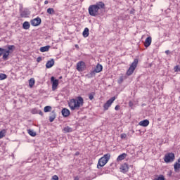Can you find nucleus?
<instances>
[{"mask_svg": "<svg viewBox=\"0 0 180 180\" xmlns=\"http://www.w3.org/2000/svg\"><path fill=\"white\" fill-rule=\"evenodd\" d=\"M68 106L72 110H79V108L84 106V98L81 96L72 98L68 102Z\"/></svg>", "mask_w": 180, "mask_h": 180, "instance_id": "nucleus-1", "label": "nucleus"}, {"mask_svg": "<svg viewBox=\"0 0 180 180\" xmlns=\"http://www.w3.org/2000/svg\"><path fill=\"white\" fill-rule=\"evenodd\" d=\"M110 160V154L108 153L103 155L101 158L98 160V162L97 165V168L99 169V168H102V167H105L106 164H108V162Z\"/></svg>", "mask_w": 180, "mask_h": 180, "instance_id": "nucleus-2", "label": "nucleus"}, {"mask_svg": "<svg viewBox=\"0 0 180 180\" xmlns=\"http://www.w3.org/2000/svg\"><path fill=\"white\" fill-rule=\"evenodd\" d=\"M137 64H139V59H134L129 68L127 71V75L130 76L134 72V70L137 68Z\"/></svg>", "mask_w": 180, "mask_h": 180, "instance_id": "nucleus-3", "label": "nucleus"}, {"mask_svg": "<svg viewBox=\"0 0 180 180\" xmlns=\"http://www.w3.org/2000/svg\"><path fill=\"white\" fill-rule=\"evenodd\" d=\"M98 12L99 10L98 6L91 5L89 7V13L90 16H98Z\"/></svg>", "mask_w": 180, "mask_h": 180, "instance_id": "nucleus-4", "label": "nucleus"}, {"mask_svg": "<svg viewBox=\"0 0 180 180\" xmlns=\"http://www.w3.org/2000/svg\"><path fill=\"white\" fill-rule=\"evenodd\" d=\"M102 70H103V66H102V65L98 63L96 66V68L89 73L90 77L92 78V77H95V75L96 74L101 72L102 71Z\"/></svg>", "mask_w": 180, "mask_h": 180, "instance_id": "nucleus-5", "label": "nucleus"}, {"mask_svg": "<svg viewBox=\"0 0 180 180\" xmlns=\"http://www.w3.org/2000/svg\"><path fill=\"white\" fill-rule=\"evenodd\" d=\"M174 160H175V154H174L173 153H169L165 155V162H172Z\"/></svg>", "mask_w": 180, "mask_h": 180, "instance_id": "nucleus-6", "label": "nucleus"}, {"mask_svg": "<svg viewBox=\"0 0 180 180\" xmlns=\"http://www.w3.org/2000/svg\"><path fill=\"white\" fill-rule=\"evenodd\" d=\"M116 101V97L113 96L112 98H110L107 102L103 105L104 110H108L110 106H112V103Z\"/></svg>", "mask_w": 180, "mask_h": 180, "instance_id": "nucleus-7", "label": "nucleus"}, {"mask_svg": "<svg viewBox=\"0 0 180 180\" xmlns=\"http://www.w3.org/2000/svg\"><path fill=\"white\" fill-rule=\"evenodd\" d=\"M77 71L82 72L85 70V63L84 61H80L77 63Z\"/></svg>", "mask_w": 180, "mask_h": 180, "instance_id": "nucleus-8", "label": "nucleus"}, {"mask_svg": "<svg viewBox=\"0 0 180 180\" xmlns=\"http://www.w3.org/2000/svg\"><path fill=\"white\" fill-rule=\"evenodd\" d=\"M51 81L52 82V91H56L58 86V79H55L54 77H51Z\"/></svg>", "mask_w": 180, "mask_h": 180, "instance_id": "nucleus-9", "label": "nucleus"}, {"mask_svg": "<svg viewBox=\"0 0 180 180\" xmlns=\"http://www.w3.org/2000/svg\"><path fill=\"white\" fill-rule=\"evenodd\" d=\"M41 23V18L37 17L31 20V25L32 26H39Z\"/></svg>", "mask_w": 180, "mask_h": 180, "instance_id": "nucleus-10", "label": "nucleus"}, {"mask_svg": "<svg viewBox=\"0 0 180 180\" xmlns=\"http://www.w3.org/2000/svg\"><path fill=\"white\" fill-rule=\"evenodd\" d=\"M120 170L121 172H122L123 174H126V172L129 171V165H127V163L122 165Z\"/></svg>", "mask_w": 180, "mask_h": 180, "instance_id": "nucleus-11", "label": "nucleus"}, {"mask_svg": "<svg viewBox=\"0 0 180 180\" xmlns=\"http://www.w3.org/2000/svg\"><path fill=\"white\" fill-rule=\"evenodd\" d=\"M29 15H30V11L27 9H24L20 11L21 18H27Z\"/></svg>", "mask_w": 180, "mask_h": 180, "instance_id": "nucleus-12", "label": "nucleus"}, {"mask_svg": "<svg viewBox=\"0 0 180 180\" xmlns=\"http://www.w3.org/2000/svg\"><path fill=\"white\" fill-rule=\"evenodd\" d=\"M153 41V39L151 37H148L146 39L145 42H144V46L145 47H150L151 46V42Z\"/></svg>", "mask_w": 180, "mask_h": 180, "instance_id": "nucleus-13", "label": "nucleus"}, {"mask_svg": "<svg viewBox=\"0 0 180 180\" xmlns=\"http://www.w3.org/2000/svg\"><path fill=\"white\" fill-rule=\"evenodd\" d=\"M174 168L175 172H179L180 169V158L178 159L177 162H176L174 165Z\"/></svg>", "mask_w": 180, "mask_h": 180, "instance_id": "nucleus-14", "label": "nucleus"}, {"mask_svg": "<svg viewBox=\"0 0 180 180\" xmlns=\"http://www.w3.org/2000/svg\"><path fill=\"white\" fill-rule=\"evenodd\" d=\"M62 115H63V117H68V116H70V110H68L67 108H63L62 110Z\"/></svg>", "mask_w": 180, "mask_h": 180, "instance_id": "nucleus-15", "label": "nucleus"}, {"mask_svg": "<svg viewBox=\"0 0 180 180\" xmlns=\"http://www.w3.org/2000/svg\"><path fill=\"white\" fill-rule=\"evenodd\" d=\"M150 124V121L148 120H144L139 122V126H142L143 127H147Z\"/></svg>", "mask_w": 180, "mask_h": 180, "instance_id": "nucleus-16", "label": "nucleus"}, {"mask_svg": "<svg viewBox=\"0 0 180 180\" xmlns=\"http://www.w3.org/2000/svg\"><path fill=\"white\" fill-rule=\"evenodd\" d=\"M11 53V51H7L6 49H4V51H3V60H4V61H6V60H8V57H9V53Z\"/></svg>", "mask_w": 180, "mask_h": 180, "instance_id": "nucleus-17", "label": "nucleus"}, {"mask_svg": "<svg viewBox=\"0 0 180 180\" xmlns=\"http://www.w3.org/2000/svg\"><path fill=\"white\" fill-rule=\"evenodd\" d=\"M54 65V59H51V60H48L46 67V68H51Z\"/></svg>", "mask_w": 180, "mask_h": 180, "instance_id": "nucleus-18", "label": "nucleus"}, {"mask_svg": "<svg viewBox=\"0 0 180 180\" xmlns=\"http://www.w3.org/2000/svg\"><path fill=\"white\" fill-rule=\"evenodd\" d=\"M22 27L25 30H27L30 29V23L27 21L24 22L23 24H22Z\"/></svg>", "mask_w": 180, "mask_h": 180, "instance_id": "nucleus-19", "label": "nucleus"}, {"mask_svg": "<svg viewBox=\"0 0 180 180\" xmlns=\"http://www.w3.org/2000/svg\"><path fill=\"white\" fill-rule=\"evenodd\" d=\"M82 34H83V37H88V36H89V29L88 27H86L83 32H82Z\"/></svg>", "mask_w": 180, "mask_h": 180, "instance_id": "nucleus-20", "label": "nucleus"}, {"mask_svg": "<svg viewBox=\"0 0 180 180\" xmlns=\"http://www.w3.org/2000/svg\"><path fill=\"white\" fill-rule=\"evenodd\" d=\"M126 157H127V154L126 153H122L121 155H120L117 158V161H123V160H124V158H126Z\"/></svg>", "mask_w": 180, "mask_h": 180, "instance_id": "nucleus-21", "label": "nucleus"}, {"mask_svg": "<svg viewBox=\"0 0 180 180\" xmlns=\"http://www.w3.org/2000/svg\"><path fill=\"white\" fill-rule=\"evenodd\" d=\"M55 119H56V112H54V111H53L51 114V116L49 117V122L51 123H53V122H54Z\"/></svg>", "mask_w": 180, "mask_h": 180, "instance_id": "nucleus-22", "label": "nucleus"}, {"mask_svg": "<svg viewBox=\"0 0 180 180\" xmlns=\"http://www.w3.org/2000/svg\"><path fill=\"white\" fill-rule=\"evenodd\" d=\"M95 6H97V8H98V11H99V9H103L105 8V4L102 1H100L96 5H95Z\"/></svg>", "mask_w": 180, "mask_h": 180, "instance_id": "nucleus-23", "label": "nucleus"}, {"mask_svg": "<svg viewBox=\"0 0 180 180\" xmlns=\"http://www.w3.org/2000/svg\"><path fill=\"white\" fill-rule=\"evenodd\" d=\"M50 49V46H46L44 47H41L40 48V51L41 53H45V51H49V50Z\"/></svg>", "mask_w": 180, "mask_h": 180, "instance_id": "nucleus-24", "label": "nucleus"}, {"mask_svg": "<svg viewBox=\"0 0 180 180\" xmlns=\"http://www.w3.org/2000/svg\"><path fill=\"white\" fill-rule=\"evenodd\" d=\"M8 50H6L7 51H10V53H12V51H13V50H15V45H8L7 46Z\"/></svg>", "mask_w": 180, "mask_h": 180, "instance_id": "nucleus-25", "label": "nucleus"}, {"mask_svg": "<svg viewBox=\"0 0 180 180\" xmlns=\"http://www.w3.org/2000/svg\"><path fill=\"white\" fill-rule=\"evenodd\" d=\"M27 132L30 136H32V137H36V132H34V131L32 129H28Z\"/></svg>", "mask_w": 180, "mask_h": 180, "instance_id": "nucleus-26", "label": "nucleus"}, {"mask_svg": "<svg viewBox=\"0 0 180 180\" xmlns=\"http://www.w3.org/2000/svg\"><path fill=\"white\" fill-rule=\"evenodd\" d=\"M6 134V129H3L0 131V139H4Z\"/></svg>", "mask_w": 180, "mask_h": 180, "instance_id": "nucleus-27", "label": "nucleus"}, {"mask_svg": "<svg viewBox=\"0 0 180 180\" xmlns=\"http://www.w3.org/2000/svg\"><path fill=\"white\" fill-rule=\"evenodd\" d=\"M34 78H31L30 80H29V85L30 86V88H33V85H34Z\"/></svg>", "mask_w": 180, "mask_h": 180, "instance_id": "nucleus-28", "label": "nucleus"}, {"mask_svg": "<svg viewBox=\"0 0 180 180\" xmlns=\"http://www.w3.org/2000/svg\"><path fill=\"white\" fill-rule=\"evenodd\" d=\"M8 76L6 74L0 73V81H3V79H6Z\"/></svg>", "mask_w": 180, "mask_h": 180, "instance_id": "nucleus-29", "label": "nucleus"}, {"mask_svg": "<svg viewBox=\"0 0 180 180\" xmlns=\"http://www.w3.org/2000/svg\"><path fill=\"white\" fill-rule=\"evenodd\" d=\"M44 112H45V113H47V112H51V106L48 105L44 107Z\"/></svg>", "mask_w": 180, "mask_h": 180, "instance_id": "nucleus-30", "label": "nucleus"}, {"mask_svg": "<svg viewBox=\"0 0 180 180\" xmlns=\"http://www.w3.org/2000/svg\"><path fill=\"white\" fill-rule=\"evenodd\" d=\"M64 131H65L66 133H71L72 131V128L70 127H65L64 128Z\"/></svg>", "mask_w": 180, "mask_h": 180, "instance_id": "nucleus-31", "label": "nucleus"}, {"mask_svg": "<svg viewBox=\"0 0 180 180\" xmlns=\"http://www.w3.org/2000/svg\"><path fill=\"white\" fill-rule=\"evenodd\" d=\"M47 13L49 15H54V8H49L47 9Z\"/></svg>", "mask_w": 180, "mask_h": 180, "instance_id": "nucleus-32", "label": "nucleus"}, {"mask_svg": "<svg viewBox=\"0 0 180 180\" xmlns=\"http://www.w3.org/2000/svg\"><path fill=\"white\" fill-rule=\"evenodd\" d=\"M154 180H165V177H164V175L160 174L158 177L155 178Z\"/></svg>", "mask_w": 180, "mask_h": 180, "instance_id": "nucleus-33", "label": "nucleus"}, {"mask_svg": "<svg viewBox=\"0 0 180 180\" xmlns=\"http://www.w3.org/2000/svg\"><path fill=\"white\" fill-rule=\"evenodd\" d=\"M51 180H58V176L53 175L51 178Z\"/></svg>", "mask_w": 180, "mask_h": 180, "instance_id": "nucleus-34", "label": "nucleus"}, {"mask_svg": "<svg viewBox=\"0 0 180 180\" xmlns=\"http://www.w3.org/2000/svg\"><path fill=\"white\" fill-rule=\"evenodd\" d=\"M4 51H5V49L0 48V57L4 54Z\"/></svg>", "mask_w": 180, "mask_h": 180, "instance_id": "nucleus-35", "label": "nucleus"}, {"mask_svg": "<svg viewBox=\"0 0 180 180\" xmlns=\"http://www.w3.org/2000/svg\"><path fill=\"white\" fill-rule=\"evenodd\" d=\"M174 70L175 72H178V71H180V68H179V66L176 65L174 67Z\"/></svg>", "mask_w": 180, "mask_h": 180, "instance_id": "nucleus-36", "label": "nucleus"}, {"mask_svg": "<svg viewBox=\"0 0 180 180\" xmlns=\"http://www.w3.org/2000/svg\"><path fill=\"white\" fill-rule=\"evenodd\" d=\"M89 99H90V101H92V99H94V94H90L89 95Z\"/></svg>", "mask_w": 180, "mask_h": 180, "instance_id": "nucleus-37", "label": "nucleus"}, {"mask_svg": "<svg viewBox=\"0 0 180 180\" xmlns=\"http://www.w3.org/2000/svg\"><path fill=\"white\" fill-rule=\"evenodd\" d=\"M122 82H123V77H120V79L118 80V84H122Z\"/></svg>", "mask_w": 180, "mask_h": 180, "instance_id": "nucleus-38", "label": "nucleus"}, {"mask_svg": "<svg viewBox=\"0 0 180 180\" xmlns=\"http://www.w3.org/2000/svg\"><path fill=\"white\" fill-rule=\"evenodd\" d=\"M127 136L126 135V134H121V139H126Z\"/></svg>", "mask_w": 180, "mask_h": 180, "instance_id": "nucleus-39", "label": "nucleus"}, {"mask_svg": "<svg viewBox=\"0 0 180 180\" xmlns=\"http://www.w3.org/2000/svg\"><path fill=\"white\" fill-rule=\"evenodd\" d=\"M41 57H38L37 58V63H40V61H41Z\"/></svg>", "mask_w": 180, "mask_h": 180, "instance_id": "nucleus-40", "label": "nucleus"}, {"mask_svg": "<svg viewBox=\"0 0 180 180\" xmlns=\"http://www.w3.org/2000/svg\"><path fill=\"white\" fill-rule=\"evenodd\" d=\"M120 108V105H117L115 106V110H119Z\"/></svg>", "mask_w": 180, "mask_h": 180, "instance_id": "nucleus-41", "label": "nucleus"}, {"mask_svg": "<svg viewBox=\"0 0 180 180\" xmlns=\"http://www.w3.org/2000/svg\"><path fill=\"white\" fill-rule=\"evenodd\" d=\"M165 53L167 54V55L169 54V50L165 51Z\"/></svg>", "mask_w": 180, "mask_h": 180, "instance_id": "nucleus-42", "label": "nucleus"}, {"mask_svg": "<svg viewBox=\"0 0 180 180\" xmlns=\"http://www.w3.org/2000/svg\"><path fill=\"white\" fill-rule=\"evenodd\" d=\"M75 180H79V177H78V176H75Z\"/></svg>", "mask_w": 180, "mask_h": 180, "instance_id": "nucleus-43", "label": "nucleus"}, {"mask_svg": "<svg viewBox=\"0 0 180 180\" xmlns=\"http://www.w3.org/2000/svg\"><path fill=\"white\" fill-rule=\"evenodd\" d=\"M39 114L41 115V116H43V112L41 111H39Z\"/></svg>", "mask_w": 180, "mask_h": 180, "instance_id": "nucleus-44", "label": "nucleus"}, {"mask_svg": "<svg viewBox=\"0 0 180 180\" xmlns=\"http://www.w3.org/2000/svg\"><path fill=\"white\" fill-rule=\"evenodd\" d=\"M47 4H49V1H44V4H45V5H47Z\"/></svg>", "mask_w": 180, "mask_h": 180, "instance_id": "nucleus-45", "label": "nucleus"}, {"mask_svg": "<svg viewBox=\"0 0 180 180\" xmlns=\"http://www.w3.org/2000/svg\"><path fill=\"white\" fill-rule=\"evenodd\" d=\"M62 78H63V77L60 76V77H59V79H61Z\"/></svg>", "mask_w": 180, "mask_h": 180, "instance_id": "nucleus-46", "label": "nucleus"}, {"mask_svg": "<svg viewBox=\"0 0 180 180\" xmlns=\"http://www.w3.org/2000/svg\"><path fill=\"white\" fill-rule=\"evenodd\" d=\"M158 120H161L160 119H158Z\"/></svg>", "mask_w": 180, "mask_h": 180, "instance_id": "nucleus-47", "label": "nucleus"}]
</instances>
